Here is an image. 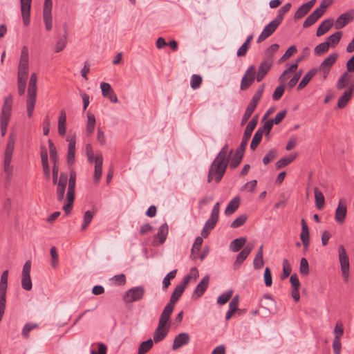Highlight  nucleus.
Returning a JSON list of instances; mask_svg holds the SVG:
<instances>
[{"instance_id":"f257e3e1","label":"nucleus","mask_w":354,"mask_h":354,"mask_svg":"<svg viewBox=\"0 0 354 354\" xmlns=\"http://www.w3.org/2000/svg\"><path fill=\"white\" fill-rule=\"evenodd\" d=\"M228 165L229 162L226 160L215 158L208 171L207 182L211 183L214 179L216 183H218L223 177Z\"/></svg>"},{"instance_id":"f03ea898","label":"nucleus","mask_w":354,"mask_h":354,"mask_svg":"<svg viewBox=\"0 0 354 354\" xmlns=\"http://www.w3.org/2000/svg\"><path fill=\"white\" fill-rule=\"evenodd\" d=\"M37 75L35 73L31 74L28 86V98L26 101L27 115L30 118L34 112L37 96Z\"/></svg>"},{"instance_id":"7ed1b4c3","label":"nucleus","mask_w":354,"mask_h":354,"mask_svg":"<svg viewBox=\"0 0 354 354\" xmlns=\"http://www.w3.org/2000/svg\"><path fill=\"white\" fill-rule=\"evenodd\" d=\"M15 142V136L13 134H11L6 145L3 160V170L8 178H10L12 175V166L10 165V162L13 154Z\"/></svg>"},{"instance_id":"20e7f679","label":"nucleus","mask_w":354,"mask_h":354,"mask_svg":"<svg viewBox=\"0 0 354 354\" xmlns=\"http://www.w3.org/2000/svg\"><path fill=\"white\" fill-rule=\"evenodd\" d=\"M12 102L13 100L11 95L5 98L0 118L1 133H6L7 131V126L12 111Z\"/></svg>"},{"instance_id":"39448f33","label":"nucleus","mask_w":354,"mask_h":354,"mask_svg":"<svg viewBox=\"0 0 354 354\" xmlns=\"http://www.w3.org/2000/svg\"><path fill=\"white\" fill-rule=\"evenodd\" d=\"M145 294L143 286H136L128 290L123 295V301L125 304L132 303L141 300Z\"/></svg>"},{"instance_id":"423d86ee","label":"nucleus","mask_w":354,"mask_h":354,"mask_svg":"<svg viewBox=\"0 0 354 354\" xmlns=\"http://www.w3.org/2000/svg\"><path fill=\"white\" fill-rule=\"evenodd\" d=\"M338 255L342 276L344 281L347 282L349 277L350 270L349 259L346 254V250L342 245H340L338 248Z\"/></svg>"},{"instance_id":"0eeeda50","label":"nucleus","mask_w":354,"mask_h":354,"mask_svg":"<svg viewBox=\"0 0 354 354\" xmlns=\"http://www.w3.org/2000/svg\"><path fill=\"white\" fill-rule=\"evenodd\" d=\"M191 279H192L191 274H186L183 277L181 283L180 284H178L174 290V291L171 295L170 300H169L168 304H169L174 307L175 306L176 303L178 301V299L183 295L186 286L189 283Z\"/></svg>"},{"instance_id":"6e6552de","label":"nucleus","mask_w":354,"mask_h":354,"mask_svg":"<svg viewBox=\"0 0 354 354\" xmlns=\"http://www.w3.org/2000/svg\"><path fill=\"white\" fill-rule=\"evenodd\" d=\"M52 0H44L43 8V19L45 24V28L47 31H50L53 28V19H52Z\"/></svg>"},{"instance_id":"1a4fd4ad","label":"nucleus","mask_w":354,"mask_h":354,"mask_svg":"<svg viewBox=\"0 0 354 354\" xmlns=\"http://www.w3.org/2000/svg\"><path fill=\"white\" fill-rule=\"evenodd\" d=\"M281 24L276 19L272 20L270 24H268L263 30L261 35L257 39V43H261L272 35L278 26Z\"/></svg>"},{"instance_id":"9d476101","label":"nucleus","mask_w":354,"mask_h":354,"mask_svg":"<svg viewBox=\"0 0 354 354\" xmlns=\"http://www.w3.org/2000/svg\"><path fill=\"white\" fill-rule=\"evenodd\" d=\"M338 53H334L330 54L328 57L324 59V60L319 65V71H322L324 74V77H326L331 67L336 62L338 58Z\"/></svg>"},{"instance_id":"9b49d317","label":"nucleus","mask_w":354,"mask_h":354,"mask_svg":"<svg viewBox=\"0 0 354 354\" xmlns=\"http://www.w3.org/2000/svg\"><path fill=\"white\" fill-rule=\"evenodd\" d=\"M354 19V10L340 15L335 21V28L341 29Z\"/></svg>"},{"instance_id":"f8f14e48","label":"nucleus","mask_w":354,"mask_h":354,"mask_svg":"<svg viewBox=\"0 0 354 354\" xmlns=\"http://www.w3.org/2000/svg\"><path fill=\"white\" fill-rule=\"evenodd\" d=\"M347 214V207L344 200L340 199L335 210V219L339 224L344 223Z\"/></svg>"},{"instance_id":"ddd939ff","label":"nucleus","mask_w":354,"mask_h":354,"mask_svg":"<svg viewBox=\"0 0 354 354\" xmlns=\"http://www.w3.org/2000/svg\"><path fill=\"white\" fill-rule=\"evenodd\" d=\"M273 61L270 59L263 60L259 65L256 76L258 82H261L272 66Z\"/></svg>"},{"instance_id":"4468645a","label":"nucleus","mask_w":354,"mask_h":354,"mask_svg":"<svg viewBox=\"0 0 354 354\" xmlns=\"http://www.w3.org/2000/svg\"><path fill=\"white\" fill-rule=\"evenodd\" d=\"M21 11L23 23L25 26L30 24V8L32 0H21Z\"/></svg>"},{"instance_id":"2eb2a0df","label":"nucleus","mask_w":354,"mask_h":354,"mask_svg":"<svg viewBox=\"0 0 354 354\" xmlns=\"http://www.w3.org/2000/svg\"><path fill=\"white\" fill-rule=\"evenodd\" d=\"M100 88L102 90V94L104 97L109 98L113 103H117L118 102V97L111 88L110 84L102 82L100 84Z\"/></svg>"},{"instance_id":"dca6fc26","label":"nucleus","mask_w":354,"mask_h":354,"mask_svg":"<svg viewBox=\"0 0 354 354\" xmlns=\"http://www.w3.org/2000/svg\"><path fill=\"white\" fill-rule=\"evenodd\" d=\"M316 2V0H310L308 2L301 5L297 10L295 12L294 15V19L295 20H298L299 19H301L305 15H306L309 11L311 10V8L314 6L315 3Z\"/></svg>"},{"instance_id":"f3484780","label":"nucleus","mask_w":354,"mask_h":354,"mask_svg":"<svg viewBox=\"0 0 354 354\" xmlns=\"http://www.w3.org/2000/svg\"><path fill=\"white\" fill-rule=\"evenodd\" d=\"M190 340V337L187 333H181L176 335L174 339L172 349L174 351L178 350L183 346L188 344Z\"/></svg>"},{"instance_id":"a211bd4d","label":"nucleus","mask_w":354,"mask_h":354,"mask_svg":"<svg viewBox=\"0 0 354 354\" xmlns=\"http://www.w3.org/2000/svg\"><path fill=\"white\" fill-rule=\"evenodd\" d=\"M354 93V84L351 85L348 89L346 90L343 95L338 99L337 107L339 109L344 108L352 98Z\"/></svg>"},{"instance_id":"6ab92c4d","label":"nucleus","mask_w":354,"mask_h":354,"mask_svg":"<svg viewBox=\"0 0 354 354\" xmlns=\"http://www.w3.org/2000/svg\"><path fill=\"white\" fill-rule=\"evenodd\" d=\"M301 232L300 234V239L304 245L305 250H308L310 243V233L308 226L305 221L302 218L301 221Z\"/></svg>"},{"instance_id":"aec40b11","label":"nucleus","mask_w":354,"mask_h":354,"mask_svg":"<svg viewBox=\"0 0 354 354\" xmlns=\"http://www.w3.org/2000/svg\"><path fill=\"white\" fill-rule=\"evenodd\" d=\"M254 244L249 243L246 246L237 254L234 265L240 266L247 259L254 248Z\"/></svg>"},{"instance_id":"412c9836","label":"nucleus","mask_w":354,"mask_h":354,"mask_svg":"<svg viewBox=\"0 0 354 354\" xmlns=\"http://www.w3.org/2000/svg\"><path fill=\"white\" fill-rule=\"evenodd\" d=\"M103 158L101 154H97L95 158V169L93 180L95 184L100 182L102 173Z\"/></svg>"},{"instance_id":"4be33fe9","label":"nucleus","mask_w":354,"mask_h":354,"mask_svg":"<svg viewBox=\"0 0 354 354\" xmlns=\"http://www.w3.org/2000/svg\"><path fill=\"white\" fill-rule=\"evenodd\" d=\"M170 326H163L158 324V327L153 333V341L155 343H158L163 340L167 336Z\"/></svg>"},{"instance_id":"5701e85b","label":"nucleus","mask_w":354,"mask_h":354,"mask_svg":"<svg viewBox=\"0 0 354 354\" xmlns=\"http://www.w3.org/2000/svg\"><path fill=\"white\" fill-rule=\"evenodd\" d=\"M209 283V276L206 275L203 278L201 282L196 287L194 291L193 297H195L196 298L201 297L207 290Z\"/></svg>"},{"instance_id":"b1692460","label":"nucleus","mask_w":354,"mask_h":354,"mask_svg":"<svg viewBox=\"0 0 354 354\" xmlns=\"http://www.w3.org/2000/svg\"><path fill=\"white\" fill-rule=\"evenodd\" d=\"M174 309V306L167 304L165 306V307L164 308V309L160 316L158 324L163 325V326H169V324H168V322L170 320V316H171V313H173Z\"/></svg>"},{"instance_id":"393cba45","label":"nucleus","mask_w":354,"mask_h":354,"mask_svg":"<svg viewBox=\"0 0 354 354\" xmlns=\"http://www.w3.org/2000/svg\"><path fill=\"white\" fill-rule=\"evenodd\" d=\"M334 21L333 19H326L324 20L322 24L319 26L316 35L321 37L326 33L333 26Z\"/></svg>"},{"instance_id":"a878e982","label":"nucleus","mask_w":354,"mask_h":354,"mask_svg":"<svg viewBox=\"0 0 354 354\" xmlns=\"http://www.w3.org/2000/svg\"><path fill=\"white\" fill-rule=\"evenodd\" d=\"M323 15L321 10L315 9L304 21L303 27L307 28L317 22V21Z\"/></svg>"},{"instance_id":"bb28decb","label":"nucleus","mask_w":354,"mask_h":354,"mask_svg":"<svg viewBox=\"0 0 354 354\" xmlns=\"http://www.w3.org/2000/svg\"><path fill=\"white\" fill-rule=\"evenodd\" d=\"M264 89L265 84H262L256 91L254 95H253L252 100H250V103L248 105V106L254 109H256L257 104L262 97Z\"/></svg>"},{"instance_id":"cd10ccee","label":"nucleus","mask_w":354,"mask_h":354,"mask_svg":"<svg viewBox=\"0 0 354 354\" xmlns=\"http://www.w3.org/2000/svg\"><path fill=\"white\" fill-rule=\"evenodd\" d=\"M75 138H72L69 140L68 153H67V162L68 164L72 165L75 162Z\"/></svg>"},{"instance_id":"c85d7f7f","label":"nucleus","mask_w":354,"mask_h":354,"mask_svg":"<svg viewBox=\"0 0 354 354\" xmlns=\"http://www.w3.org/2000/svg\"><path fill=\"white\" fill-rule=\"evenodd\" d=\"M315 205L318 209H322L325 205V198L322 192L319 189L318 187L314 188Z\"/></svg>"},{"instance_id":"c756f323","label":"nucleus","mask_w":354,"mask_h":354,"mask_svg":"<svg viewBox=\"0 0 354 354\" xmlns=\"http://www.w3.org/2000/svg\"><path fill=\"white\" fill-rule=\"evenodd\" d=\"M261 124L262 127H260L256 133H270L274 124L272 119H268L266 117L262 118Z\"/></svg>"},{"instance_id":"7c9ffc66","label":"nucleus","mask_w":354,"mask_h":354,"mask_svg":"<svg viewBox=\"0 0 354 354\" xmlns=\"http://www.w3.org/2000/svg\"><path fill=\"white\" fill-rule=\"evenodd\" d=\"M263 245H261L259 247V248L255 255V257L254 259L253 266H254V268L257 270L261 269L264 265L263 258Z\"/></svg>"},{"instance_id":"2f4dec72","label":"nucleus","mask_w":354,"mask_h":354,"mask_svg":"<svg viewBox=\"0 0 354 354\" xmlns=\"http://www.w3.org/2000/svg\"><path fill=\"white\" fill-rule=\"evenodd\" d=\"M68 186L66 195L75 196V189L76 185V174L74 171H71L70 177L68 178Z\"/></svg>"},{"instance_id":"473e14b6","label":"nucleus","mask_w":354,"mask_h":354,"mask_svg":"<svg viewBox=\"0 0 354 354\" xmlns=\"http://www.w3.org/2000/svg\"><path fill=\"white\" fill-rule=\"evenodd\" d=\"M240 205V198L235 197L227 205L225 214L226 215L232 214L239 207Z\"/></svg>"},{"instance_id":"72a5a7b5","label":"nucleus","mask_w":354,"mask_h":354,"mask_svg":"<svg viewBox=\"0 0 354 354\" xmlns=\"http://www.w3.org/2000/svg\"><path fill=\"white\" fill-rule=\"evenodd\" d=\"M244 153L236 150L235 153L233 156H230V166L231 168L234 169L236 168L239 164L241 163L242 158L243 157Z\"/></svg>"},{"instance_id":"f704fd0d","label":"nucleus","mask_w":354,"mask_h":354,"mask_svg":"<svg viewBox=\"0 0 354 354\" xmlns=\"http://www.w3.org/2000/svg\"><path fill=\"white\" fill-rule=\"evenodd\" d=\"M203 238L201 236H198L196 238L194 243L192 245V248L191 250V255L190 257L193 259H196L198 257V252L201 249V246L203 244Z\"/></svg>"},{"instance_id":"c9c22d12","label":"nucleus","mask_w":354,"mask_h":354,"mask_svg":"<svg viewBox=\"0 0 354 354\" xmlns=\"http://www.w3.org/2000/svg\"><path fill=\"white\" fill-rule=\"evenodd\" d=\"M317 71L315 69H311L302 78L301 81L298 85L297 89L300 90L304 88L312 80V78L315 75Z\"/></svg>"},{"instance_id":"e433bc0d","label":"nucleus","mask_w":354,"mask_h":354,"mask_svg":"<svg viewBox=\"0 0 354 354\" xmlns=\"http://www.w3.org/2000/svg\"><path fill=\"white\" fill-rule=\"evenodd\" d=\"M246 241L245 237L236 239L231 242L230 249L233 252H238L245 245Z\"/></svg>"},{"instance_id":"4c0bfd02","label":"nucleus","mask_w":354,"mask_h":354,"mask_svg":"<svg viewBox=\"0 0 354 354\" xmlns=\"http://www.w3.org/2000/svg\"><path fill=\"white\" fill-rule=\"evenodd\" d=\"M66 115L64 110L60 111L58 119V133H66Z\"/></svg>"},{"instance_id":"58836bf2","label":"nucleus","mask_w":354,"mask_h":354,"mask_svg":"<svg viewBox=\"0 0 354 354\" xmlns=\"http://www.w3.org/2000/svg\"><path fill=\"white\" fill-rule=\"evenodd\" d=\"M297 157V154H290L288 157L283 158L276 162L277 169H281L290 164Z\"/></svg>"},{"instance_id":"ea45409f","label":"nucleus","mask_w":354,"mask_h":354,"mask_svg":"<svg viewBox=\"0 0 354 354\" xmlns=\"http://www.w3.org/2000/svg\"><path fill=\"white\" fill-rule=\"evenodd\" d=\"M168 234V226L167 223L162 224L158 229V232L156 234V238L158 239L160 243H163L167 238Z\"/></svg>"},{"instance_id":"a19ab883","label":"nucleus","mask_w":354,"mask_h":354,"mask_svg":"<svg viewBox=\"0 0 354 354\" xmlns=\"http://www.w3.org/2000/svg\"><path fill=\"white\" fill-rule=\"evenodd\" d=\"M153 343L151 339L142 342L139 347L138 354H145L153 347Z\"/></svg>"},{"instance_id":"79ce46f5","label":"nucleus","mask_w":354,"mask_h":354,"mask_svg":"<svg viewBox=\"0 0 354 354\" xmlns=\"http://www.w3.org/2000/svg\"><path fill=\"white\" fill-rule=\"evenodd\" d=\"M256 77H250L244 74L240 86L241 91L247 90L254 82Z\"/></svg>"},{"instance_id":"37998d69","label":"nucleus","mask_w":354,"mask_h":354,"mask_svg":"<svg viewBox=\"0 0 354 354\" xmlns=\"http://www.w3.org/2000/svg\"><path fill=\"white\" fill-rule=\"evenodd\" d=\"M350 78L351 76L348 75V72H344L338 80L337 88L338 90H342L345 88L348 84Z\"/></svg>"},{"instance_id":"c03bdc74","label":"nucleus","mask_w":354,"mask_h":354,"mask_svg":"<svg viewBox=\"0 0 354 354\" xmlns=\"http://www.w3.org/2000/svg\"><path fill=\"white\" fill-rule=\"evenodd\" d=\"M216 224V223H214V221L208 219L205 222V225L201 231L202 236L204 238H207L209 236L210 231L214 228Z\"/></svg>"},{"instance_id":"a18cd8bd","label":"nucleus","mask_w":354,"mask_h":354,"mask_svg":"<svg viewBox=\"0 0 354 354\" xmlns=\"http://www.w3.org/2000/svg\"><path fill=\"white\" fill-rule=\"evenodd\" d=\"M228 153V145L226 144L225 145L220 152L218 153L216 158H218L220 160H226L227 162H230V156L232 153V150H230L229 152V155H227Z\"/></svg>"},{"instance_id":"49530a36","label":"nucleus","mask_w":354,"mask_h":354,"mask_svg":"<svg viewBox=\"0 0 354 354\" xmlns=\"http://www.w3.org/2000/svg\"><path fill=\"white\" fill-rule=\"evenodd\" d=\"M94 216V212L90 210H87L84 215V221L82 225L81 230L82 231L85 230L88 225L91 223Z\"/></svg>"},{"instance_id":"de8ad7c7","label":"nucleus","mask_w":354,"mask_h":354,"mask_svg":"<svg viewBox=\"0 0 354 354\" xmlns=\"http://www.w3.org/2000/svg\"><path fill=\"white\" fill-rule=\"evenodd\" d=\"M50 158L53 164H58V156L56 147L51 140H48Z\"/></svg>"},{"instance_id":"09e8293b","label":"nucleus","mask_w":354,"mask_h":354,"mask_svg":"<svg viewBox=\"0 0 354 354\" xmlns=\"http://www.w3.org/2000/svg\"><path fill=\"white\" fill-rule=\"evenodd\" d=\"M290 8H291L290 3H286L284 6H283L279 10L278 15L277 16V17L274 19H276L277 21H278L279 23L281 24L284 15L290 10Z\"/></svg>"},{"instance_id":"8fccbe9b","label":"nucleus","mask_w":354,"mask_h":354,"mask_svg":"<svg viewBox=\"0 0 354 354\" xmlns=\"http://www.w3.org/2000/svg\"><path fill=\"white\" fill-rule=\"evenodd\" d=\"M330 48V43L325 41L319 44L315 48V53L317 55L324 54L328 51Z\"/></svg>"},{"instance_id":"3c124183","label":"nucleus","mask_w":354,"mask_h":354,"mask_svg":"<svg viewBox=\"0 0 354 354\" xmlns=\"http://www.w3.org/2000/svg\"><path fill=\"white\" fill-rule=\"evenodd\" d=\"M279 46L277 44H273L266 50V59H270L274 62L273 57L274 53L279 50Z\"/></svg>"},{"instance_id":"603ef678","label":"nucleus","mask_w":354,"mask_h":354,"mask_svg":"<svg viewBox=\"0 0 354 354\" xmlns=\"http://www.w3.org/2000/svg\"><path fill=\"white\" fill-rule=\"evenodd\" d=\"M88 120L86 124V131L88 133H93L95 128V115L91 112H88L87 113Z\"/></svg>"},{"instance_id":"864d4df0","label":"nucleus","mask_w":354,"mask_h":354,"mask_svg":"<svg viewBox=\"0 0 354 354\" xmlns=\"http://www.w3.org/2000/svg\"><path fill=\"white\" fill-rule=\"evenodd\" d=\"M342 32L340 31H337L334 34L330 35L328 37V42L330 43V46H335L337 45L342 38Z\"/></svg>"},{"instance_id":"5fc2aeb1","label":"nucleus","mask_w":354,"mask_h":354,"mask_svg":"<svg viewBox=\"0 0 354 354\" xmlns=\"http://www.w3.org/2000/svg\"><path fill=\"white\" fill-rule=\"evenodd\" d=\"M283 273L281 274V279L282 280L286 279L291 273L292 268L288 259L283 260Z\"/></svg>"},{"instance_id":"6e6d98bb","label":"nucleus","mask_w":354,"mask_h":354,"mask_svg":"<svg viewBox=\"0 0 354 354\" xmlns=\"http://www.w3.org/2000/svg\"><path fill=\"white\" fill-rule=\"evenodd\" d=\"M177 270H173L169 272L163 279V288L167 289L171 284L170 281L176 277Z\"/></svg>"},{"instance_id":"4d7b16f0","label":"nucleus","mask_w":354,"mask_h":354,"mask_svg":"<svg viewBox=\"0 0 354 354\" xmlns=\"http://www.w3.org/2000/svg\"><path fill=\"white\" fill-rule=\"evenodd\" d=\"M248 219V216L245 214L238 216L234 221H233L230 225L232 228H237L243 225Z\"/></svg>"},{"instance_id":"13d9d810","label":"nucleus","mask_w":354,"mask_h":354,"mask_svg":"<svg viewBox=\"0 0 354 354\" xmlns=\"http://www.w3.org/2000/svg\"><path fill=\"white\" fill-rule=\"evenodd\" d=\"M299 272L302 275L306 276L309 274V265L307 259L304 257L300 261Z\"/></svg>"},{"instance_id":"bf43d9fd","label":"nucleus","mask_w":354,"mask_h":354,"mask_svg":"<svg viewBox=\"0 0 354 354\" xmlns=\"http://www.w3.org/2000/svg\"><path fill=\"white\" fill-rule=\"evenodd\" d=\"M297 52V48L295 45L290 46L285 53L281 56L279 59V62L281 63L290 58L292 55H294Z\"/></svg>"},{"instance_id":"052dcab7","label":"nucleus","mask_w":354,"mask_h":354,"mask_svg":"<svg viewBox=\"0 0 354 354\" xmlns=\"http://www.w3.org/2000/svg\"><path fill=\"white\" fill-rule=\"evenodd\" d=\"M232 293H233V291L232 290H230L223 293L222 295H221L218 297V298L217 299V303L220 305H223V304H226L230 300V299L232 297Z\"/></svg>"},{"instance_id":"680f3d73","label":"nucleus","mask_w":354,"mask_h":354,"mask_svg":"<svg viewBox=\"0 0 354 354\" xmlns=\"http://www.w3.org/2000/svg\"><path fill=\"white\" fill-rule=\"evenodd\" d=\"M258 120L259 115H254L252 120L248 123L244 133H252L258 123Z\"/></svg>"},{"instance_id":"e2e57ef3","label":"nucleus","mask_w":354,"mask_h":354,"mask_svg":"<svg viewBox=\"0 0 354 354\" xmlns=\"http://www.w3.org/2000/svg\"><path fill=\"white\" fill-rule=\"evenodd\" d=\"M51 257V266L55 268L59 264V257L57 252V249L55 246H53L50 250Z\"/></svg>"},{"instance_id":"0e129e2a","label":"nucleus","mask_w":354,"mask_h":354,"mask_svg":"<svg viewBox=\"0 0 354 354\" xmlns=\"http://www.w3.org/2000/svg\"><path fill=\"white\" fill-rule=\"evenodd\" d=\"M344 334V326L341 322H337L334 328V339H340V337Z\"/></svg>"},{"instance_id":"69168bd1","label":"nucleus","mask_w":354,"mask_h":354,"mask_svg":"<svg viewBox=\"0 0 354 354\" xmlns=\"http://www.w3.org/2000/svg\"><path fill=\"white\" fill-rule=\"evenodd\" d=\"M277 156L276 149L270 150L263 158V162L265 165H268L270 162L275 159Z\"/></svg>"},{"instance_id":"338daca9","label":"nucleus","mask_w":354,"mask_h":354,"mask_svg":"<svg viewBox=\"0 0 354 354\" xmlns=\"http://www.w3.org/2000/svg\"><path fill=\"white\" fill-rule=\"evenodd\" d=\"M66 198H67V203L64 205L63 209L65 212L66 214L68 215L72 211L73 203L75 201V196L66 195Z\"/></svg>"},{"instance_id":"774afa93","label":"nucleus","mask_w":354,"mask_h":354,"mask_svg":"<svg viewBox=\"0 0 354 354\" xmlns=\"http://www.w3.org/2000/svg\"><path fill=\"white\" fill-rule=\"evenodd\" d=\"M111 281L116 286H124L126 283V276L124 274H117L111 279Z\"/></svg>"}]
</instances>
